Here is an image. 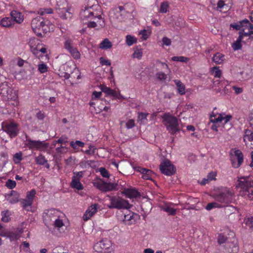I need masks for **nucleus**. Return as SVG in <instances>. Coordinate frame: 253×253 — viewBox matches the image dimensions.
I'll return each mask as SVG.
<instances>
[{"label":"nucleus","mask_w":253,"mask_h":253,"mask_svg":"<svg viewBox=\"0 0 253 253\" xmlns=\"http://www.w3.org/2000/svg\"><path fill=\"white\" fill-rule=\"evenodd\" d=\"M43 218L45 224L50 229L60 230L65 226L63 222L65 215L56 209L45 210L43 212Z\"/></svg>","instance_id":"f257e3e1"},{"label":"nucleus","mask_w":253,"mask_h":253,"mask_svg":"<svg viewBox=\"0 0 253 253\" xmlns=\"http://www.w3.org/2000/svg\"><path fill=\"white\" fill-rule=\"evenodd\" d=\"M236 188L239 189V194L242 197L253 200V177L242 176L238 177Z\"/></svg>","instance_id":"f03ea898"},{"label":"nucleus","mask_w":253,"mask_h":253,"mask_svg":"<svg viewBox=\"0 0 253 253\" xmlns=\"http://www.w3.org/2000/svg\"><path fill=\"white\" fill-rule=\"evenodd\" d=\"M31 27L34 32L38 36H42L53 30V25L48 20H44L41 16L33 18L31 21Z\"/></svg>","instance_id":"7ed1b4c3"},{"label":"nucleus","mask_w":253,"mask_h":253,"mask_svg":"<svg viewBox=\"0 0 253 253\" xmlns=\"http://www.w3.org/2000/svg\"><path fill=\"white\" fill-rule=\"evenodd\" d=\"M234 197V193L227 188H222L213 195V198L220 204H228Z\"/></svg>","instance_id":"20e7f679"},{"label":"nucleus","mask_w":253,"mask_h":253,"mask_svg":"<svg viewBox=\"0 0 253 253\" xmlns=\"http://www.w3.org/2000/svg\"><path fill=\"white\" fill-rule=\"evenodd\" d=\"M127 14L123 6H119L112 9L109 16L111 22L115 23L125 21Z\"/></svg>","instance_id":"39448f33"},{"label":"nucleus","mask_w":253,"mask_h":253,"mask_svg":"<svg viewBox=\"0 0 253 253\" xmlns=\"http://www.w3.org/2000/svg\"><path fill=\"white\" fill-rule=\"evenodd\" d=\"M162 119L167 130L171 133L174 134L179 131L178 119L175 117L167 113L162 116Z\"/></svg>","instance_id":"423d86ee"},{"label":"nucleus","mask_w":253,"mask_h":253,"mask_svg":"<svg viewBox=\"0 0 253 253\" xmlns=\"http://www.w3.org/2000/svg\"><path fill=\"white\" fill-rule=\"evenodd\" d=\"M96 6L93 5L91 6H85L84 8L82 9L80 16L83 22L91 20L94 18H97L98 19H102L101 15L97 13L96 11L94 10V7Z\"/></svg>","instance_id":"0eeeda50"},{"label":"nucleus","mask_w":253,"mask_h":253,"mask_svg":"<svg viewBox=\"0 0 253 253\" xmlns=\"http://www.w3.org/2000/svg\"><path fill=\"white\" fill-rule=\"evenodd\" d=\"M94 250L98 253H114L110 241L102 240L96 243L93 247Z\"/></svg>","instance_id":"6e6552de"},{"label":"nucleus","mask_w":253,"mask_h":253,"mask_svg":"<svg viewBox=\"0 0 253 253\" xmlns=\"http://www.w3.org/2000/svg\"><path fill=\"white\" fill-rule=\"evenodd\" d=\"M230 160L234 168H239L244 162V155L239 149H232L230 152Z\"/></svg>","instance_id":"1a4fd4ad"},{"label":"nucleus","mask_w":253,"mask_h":253,"mask_svg":"<svg viewBox=\"0 0 253 253\" xmlns=\"http://www.w3.org/2000/svg\"><path fill=\"white\" fill-rule=\"evenodd\" d=\"M110 204L108 206L110 209H129L130 205L128 202L121 198L117 197H112L110 199Z\"/></svg>","instance_id":"9d476101"},{"label":"nucleus","mask_w":253,"mask_h":253,"mask_svg":"<svg viewBox=\"0 0 253 253\" xmlns=\"http://www.w3.org/2000/svg\"><path fill=\"white\" fill-rule=\"evenodd\" d=\"M232 118V116L230 115H225L219 114L217 115H213L211 116V121L213 123L211 128L213 130L217 131V126L214 124L218 123H221L223 124H227Z\"/></svg>","instance_id":"9b49d317"},{"label":"nucleus","mask_w":253,"mask_h":253,"mask_svg":"<svg viewBox=\"0 0 253 253\" xmlns=\"http://www.w3.org/2000/svg\"><path fill=\"white\" fill-rule=\"evenodd\" d=\"M70 8L66 1L60 4L58 3L56 8L57 13L63 19L70 18L72 17V13L70 12Z\"/></svg>","instance_id":"f8f14e48"},{"label":"nucleus","mask_w":253,"mask_h":253,"mask_svg":"<svg viewBox=\"0 0 253 253\" xmlns=\"http://www.w3.org/2000/svg\"><path fill=\"white\" fill-rule=\"evenodd\" d=\"M26 145L31 150L44 151L47 147L48 144L44 141L33 140L30 139L26 140Z\"/></svg>","instance_id":"ddd939ff"},{"label":"nucleus","mask_w":253,"mask_h":253,"mask_svg":"<svg viewBox=\"0 0 253 253\" xmlns=\"http://www.w3.org/2000/svg\"><path fill=\"white\" fill-rule=\"evenodd\" d=\"M2 128L11 138L16 137L19 132L17 124L13 122L3 123Z\"/></svg>","instance_id":"4468645a"},{"label":"nucleus","mask_w":253,"mask_h":253,"mask_svg":"<svg viewBox=\"0 0 253 253\" xmlns=\"http://www.w3.org/2000/svg\"><path fill=\"white\" fill-rule=\"evenodd\" d=\"M118 219L122 220L124 223L127 225L134 224L138 217V215L128 211V213H121L118 215Z\"/></svg>","instance_id":"2eb2a0df"},{"label":"nucleus","mask_w":253,"mask_h":253,"mask_svg":"<svg viewBox=\"0 0 253 253\" xmlns=\"http://www.w3.org/2000/svg\"><path fill=\"white\" fill-rule=\"evenodd\" d=\"M161 172L166 175L170 176L175 173V169L169 160H165L160 165Z\"/></svg>","instance_id":"dca6fc26"},{"label":"nucleus","mask_w":253,"mask_h":253,"mask_svg":"<svg viewBox=\"0 0 253 253\" xmlns=\"http://www.w3.org/2000/svg\"><path fill=\"white\" fill-rule=\"evenodd\" d=\"M29 46H30L31 51L34 54H36L38 51H41L43 53L46 52V48L45 47H42L40 48L39 45L40 44V41L36 39H31L29 42Z\"/></svg>","instance_id":"f3484780"},{"label":"nucleus","mask_w":253,"mask_h":253,"mask_svg":"<svg viewBox=\"0 0 253 253\" xmlns=\"http://www.w3.org/2000/svg\"><path fill=\"white\" fill-rule=\"evenodd\" d=\"M100 208V206L98 204H94L90 206L86 210L83 215V219L85 221L89 219Z\"/></svg>","instance_id":"a211bd4d"},{"label":"nucleus","mask_w":253,"mask_h":253,"mask_svg":"<svg viewBox=\"0 0 253 253\" xmlns=\"http://www.w3.org/2000/svg\"><path fill=\"white\" fill-rule=\"evenodd\" d=\"M243 139L246 146L251 149H253V131L246 129Z\"/></svg>","instance_id":"6ab92c4d"},{"label":"nucleus","mask_w":253,"mask_h":253,"mask_svg":"<svg viewBox=\"0 0 253 253\" xmlns=\"http://www.w3.org/2000/svg\"><path fill=\"white\" fill-rule=\"evenodd\" d=\"M5 198L9 203L13 204L18 202L19 196L17 192L12 191L10 193L6 194Z\"/></svg>","instance_id":"aec40b11"},{"label":"nucleus","mask_w":253,"mask_h":253,"mask_svg":"<svg viewBox=\"0 0 253 253\" xmlns=\"http://www.w3.org/2000/svg\"><path fill=\"white\" fill-rule=\"evenodd\" d=\"M10 15L13 18L14 22H15L18 24L22 23L24 21V16L20 12L16 10H12L10 12Z\"/></svg>","instance_id":"412c9836"},{"label":"nucleus","mask_w":253,"mask_h":253,"mask_svg":"<svg viewBox=\"0 0 253 253\" xmlns=\"http://www.w3.org/2000/svg\"><path fill=\"white\" fill-rule=\"evenodd\" d=\"M102 91L107 94L111 95L116 99H121L123 98L120 92L118 93L115 90L109 87H104L102 89Z\"/></svg>","instance_id":"4be33fe9"},{"label":"nucleus","mask_w":253,"mask_h":253,"mask_svg":"<svg viewBox=\"0 0 253 253\" xmlns=\"http://www.w3.org/2000/svg\"><path fill=\"white\" fill-rule=\"evenodd\" d=\"M136 170L140 172L142 174V178L144 179H151L152 171L141 167L136 168Z\"/></svg>","instance_id":"5701e85b"},{"label":"nucleus","mask_w":253,"mask_h":253,"mask_svg":"<svg viewBox=\"0 0 253 253\" xmlns=\"http://www.w3.org/2000/svg\"><path fill=\"white\" fill-rule=\"evenodd\" d=\"M124 194L128 198H135L139 195V192L135 189L128 188L125 189L123 191Z\"/></svg>","instance_id":"b1692460"},{"label":"nucleus","mask_w":253,"mask_h":253,"mask_svg":"<svg viewBox=\"0 0 253 253\" xmlns=\"http://www.w3.org/2000/svg\"><path fill=\"white\" fill-rule=\"evenodd\" d=\"M14 25V21L9 17H4L0 21V26L3 27L9 28Z\"/></svg>","instance_id":"393cba45"},{"label":"nucleus","mask_w":253,"mask_h":253,"mask_svg":"<svg viewBox=\"0 0 253 253\" xmlns=\"http://www.w3.org/2000/svg\"><path fill=\"white\" fill-rule=\"evenodd\" d=\"M23 232L22 229L15 232H9L7 234V238H9L11 241L16 240L20 237Z\"/></svg>","instance_id":"a878e982"},{"label":"nucleus","mask_w":253,"mask_h":253,"mask_svg":"<svg viewBox=\"0 0 253 253\" xmlns=\"http://www.w3.org/2000/svg\"><path fill=\"white\" fill-rule=\"evenodd\" d=\"M216 176V173L215 172H211L207 175L206 178H204L200 182V184L202 185H204L207 183H209L210 181L212 180L215 179V176Z\"/></svg>","instance_id":"bb28decb"},{"label":"nucleus","mask_w":253,"mask_h":253,"mask_svg":"<svg viewBox=\"0 0 253 253\" xmlns=\"http://www.w3.org/2000/svg\"><path fill=\"white\" fill-rule=\"evenodd\" d=\"M225 60L224 55L219 52L215 53L212 57V61L216 64L223 63Z\"/></svg>","instance_id":"cd10ccee"},{"label":"nucleus","mask_w":253,"mask_h":253,"mask_svg":"<svg viewBox=\"0 0 253 253\" xmlns=\"http://www.w3.org/2000/svg\"><path fill=\"white\" fill-rule=\"evenodd\" d=\"M174 82L176 85L177 92L180 95H184L185 93V85L178 80H174Z\"/></svg>","instance_id":"c85d7f7f"},{"label":"nucleus","mask_w":253,"mask_h":253,"mask_svg":"<svg viewBox=\"0 0 253 253\" xmlns=\"http://www.w3.org/2000/svg\"><path fill=\"white\" fill-rule=\"evenodd\" d=\"M71 186L78 190H82L84 189V186L81 183L80 180L76 179L75 178H72Z\"/></svg>","instance_id":"c756f323"},{"label":"nucleus","mask_w":253,"mask_h":253,"mask_svg":"<svg viewBox=\"0 0 253 253\" xmlns=\"http://www.w3.org/2000/svg\"><path fill=\"white\" fill-rule=\"evenodd\" d=\"M117 186V185L116 184L104 182L101 191L103 192L113 191L116 189Z\"/></svg>","instance_id":"7c9ffc66"},{"label":"nucleus","mask_w":253,"mask_h":253,"mask_svg":"<svg viewBox=\"0 0 253 253\" xmlns=\"http://www.w3.org/2000/svg\"><path fill=\"white\" fill-rule=\"evenodd\" d=\"M161 209L167 212L169 215H174L176 214V210L173 209L170 205L166 204L163 206Z\"/></svg>","instance_id":"2f4dec72"},{"label":"nucleus","mask_w":253,"mask_h":253,"mask_svg":"<svg viewBox=\"0 0 253 253\" xmlns=\"http://www.w3.org/2000/svg\"><path fill=\"white\" fill-rule=\"evenodd\" d=\"M7 162V154L5 152L0 153V170L5 166Z\"/></svg>","instance_id":"473e14b6"},{"label":"nucleus","mask_w":253,"mask_h":253,"mask_svg":"<svg viewBox=\"0 0 253 253\" xmlns=\"http://www.w3.org/2000/svg\"><path fill=\"white\" fill-rule=\"evenodd\" d=\"M112 46L111 42L108 39H105L102 42L99 44V48L103 49H107L111 48Z\"/></svg>","instance_id":"72a5a7b5"},{"label":"nucleus","mask_w":253,"mask_h":253,"mask_svg":"<svg viewBox=\"0 0 253 253\" xmlns=\"http://www.w3.org/2000/svg\"><path fill=\"white\" fill-rule=\"evenodd\" d=\"M142 54L143 52L142 49L140 47L136 46L134 48V52L132 55V57L133 58L140 59L141 58Z\"/></svg>","instance_id":"f704fd0d"},{"label":"nucleus","mask_w":253,"mask_h":253,"mask_svg":"<svg viewBox=\"0 0 253 253\" xmlns=\"http://www.w3.org/2000/svg\"><path fill=\"white\" fill-rule=\"evenodd\" d=\"M242 36H239L236 41L232 44V47L234 50L241 49L242 48Z\"/></svg>","instance_id":"c9c22d12"},{"label":"nucleus","mask_w":253,"mask_h":253,"mask_svg":"<svg viewBox=\"0 0 253 253\" xmlns=\"http://www.w3.org/2000/svg\"><path fill=\"white\" fill-rule=\"evenodd\" d=\"M11 91V89L9 87L6 85L4 86L3 85L2 88L1 89V92H0V94H2L3 96H5L8 99L11 98L10 95H9V92Z\"/></svg>","instance_id":"e433bc0d"},{"label":"nucleus","mask_w":253,"mask_h":253,"mask_svg":"<svg viewBox=\"0 0 253 253\" xmlns=\"http://www.w3.org/2000/svg\"><path fill=\"white\" fill-rule=\"evenodd\" d=\"M35 161L38 165H44L47 162L45 157L42 154H40L38 157H36Z\"/></svg>","instance_id":"4c0bfd02"},{"label":"nucleus","mask_w":253,"mask_h":253,"mask_svg":"<svg viewBox=\"0 0 253 253\" xmlns=\"http://www.w3.org/2000/svg\"><path fill=\"white\" fill-rule=\"evenodd\" d=\"M223 206L219 202H212L209 203L206 207V209L208 211H210L213 208H220Z\"/></svg>","instance_id":"58836bf2"},{"label":"nucleus","mask_w":253,"mask_h":253,"mask_svg":"<svg viewBox=\"0 0 253 253\" xmlns=\"http://www.w3.org/2000/svg\"><path fill=\"white\" fill-rule=\"evenodd\" d=\"M137 42V39L131 35H127L126 37V43L128 46H131Z\"/></svg>","instance_id":"ea45409f"},{"label":"nucleus","mask_w":253,"mask_h":253,"mask_svg":"<svg viewBox=\"0 0 253 253\" xmlns=\"http://www.w3.org/2000/svg\"><path fill=\"white\" fill-rule=\"evenodd\" d=\"M10 212L6 210L1 212V220L4 222H8L10 220Z\"/></svg>","instance_id":"a19ab883"},{"label":"nucleus","mask_w":253,"mask_h":253,"mask_svg":"<svg viewBox=\"0 0 253 253\" xmlns=\"http://www.w3.org/2000/svg\"><path fill=\"white\" fill-rule=\"evenodd\" d=\"M68 52H69L73 57L76 59H79L81 57V54L80 52L75 47L70 49Z\"/></svg>","instance_id":"79ce46f5"},{"label":"nucleus","mask_w":253,"mask_h":253,"mask_svg":"<svg viewBox=\"0 0 253 253\" xmlns=\"http://www.w3.org/2000/svg\"><path fill=\"white\" fill-rule=\"evenodd\" d=\"M38 67V71L41 74L46 73L48 71V66L42 62L39 64Z\"/></svg>","instance_id":"37998d69"},{"label":"nucleus","mask_w":253,"mask_h":253,"mask_svg":"<svg viewBox=\"0 0 253 253\" xmlns=\"http://www.w3.org/2000/svg\"><path fill=\"white\" fill-rule=\"evenodd\" d=\"M36 194V191L34 189L31 190L30 191L27 193L26 199L28 200H30V201L33 203Z\"/></svg>","instance_id":"c03bdc74"},{"label":"nucleus","mask_w":253,"mask_h":253,"mask_svg":"<svg viewBox=\"0 0 253 253\" xmlns=\"http://www.w3.org/2000/svg\"><path fill=\"white\" fill-rule=\"evenodd\" d=\"M84 143L80 140H77L75 142L71 141L70 142V146L74 149H77L78 147H83Z\"/></svg>","instance_id":"a18cd8bd"},{"label":"nucleus","mask_w":253,"mask_h":253,"mask_svg":"<svg viewBox=\"0 0 253 253\" xmlns=\"http://www.w3.org/2000/svg\"><path fill=\"white\" fill-rule=\"evenodd\" d=\"M22 160V153L21 152L16 153L13 155V161L15 164H18L20 163Z\"/></svg>","instance_id":"49530a36"},{"label":"nucleus","mask_w":253,"mask_h":253,"mask_svg":"<svg viewBox=\"0 0 253 253\" xmlns=\"http://www.w3.org/2000/svg\"><path fill=\"white\" fill-rule=\"evenodd\" d=\"M74 46H73V41L71 39H66L64 42V47L68 51L73 48Z\"/></svg>","instance_id":"de8ad7c7"},{"label":"nucleus","mask_w":253,"mask_h":253,"mask_svg":"<svg viewBox=\"0 0 253 253\" xmlns=\"http://www.w3.org/2000/svg\"><path fill=\"white\" fill-rule=\"evenodd\" d=\"M245 224L249 227V228L253 231V216L246 218L244 219Z\"/></svg>","instance_id":"09e8293b"},{"label":"nucleus","mask_w":253,"mask_h":253,"mask_svg":"<svg viewBox=\"0 0 253 253\" xmlns=\"http://www.w3.org/2000/svg\"><path fill=\"white\" fill-rule=\"evenodd\" d=\"M243 23H245V24H246V26L248 28V32L253 35V36L251 37V39L253 40V25L247 19L243 20Z\"/></svg>","instance_id":"8fccbe9b"},{"label":"nucleus","mask_w":253,"mask_h":253,"mask_svg":"<svg viewBox=\"0 0 253 253\" xmlns=\"http://www.w3.org/2000/svg\"><path fill=\"white\" fill-rule=\"evenodd\" d=\"M211 72L216 78H220L222 74L221 70L217 67H213L211 69Z\"/></svg>","instance_id":"3c124183"},{"label":"nucleus","mask_w":253,"mask_h":253,"mask_svg":"<svg viewBox=\"0 0 253 253\" xmlns=\"http://www.w3.org/2000/svg\"><path fill=\"white\" fill-rule=\"evenodd\" d=\"M21 204L22 205V207L26 209L27 211L29 210V209L31 208V206L32 205L33 203H32L30 200H28L26 198L23 199L22 202Z\"/></svg>","instance_id":"603ef678"},{"label":"nucleus","mask_w":253,"mask_h":253,"mask_svg":"<svg viewBox=\"0 0 253 253\" xmlns=\"http://www.w3.org/2000/svg\"><path fill=\"white\" fill-rule=\"evenodd\" d=\"M171 60L173 61L187 62L188 61V58L184 56H173Z\"/></svg>","instance_id":"864d4df0"},{"label":"nucleus","mask_w":253,"mask_h":253,"mask_svg":"<svg viewBox=\"0 0 253 253\" xmlns=\"http://www.w3.org/2000/svg\"><path fill=\"white\" fill-rule=\"evenodd\" d=\"M139 34L141 36V38L144 40H146L150 35V32L146 30H143L139 32Z\"/></svg>","instance_id":"5fc2aeb1"},{"label":"nucleus","mask_w":253,"mask_h":253,"mask_svg":"<svg viewBox=\"0 0 253 253\" xmlns=\"http://www.w3.org/2000/svg\"><path fill=\"white\" fill-rule=\"evenodd\" d=\"M16 182L14 180H12L10 179H8L5 183V186L9 189H11L14 188L16 186Z\"/></svg>","instance_id":"6e6d98bb"},{"label":"nucleus","mask_w":253,"mask_h":253,"mask_svg":"<svg viewBox=\"0 0 253 253\" xmlns=\"http://www.w3.org/2000/svg\"><path fill=\"white\" fill-rule=\"evenodd\" d=\"M156 76L161 81H165L167 79V75L162 72H159L157 73Z\"/></svg>","instance_id":"4d7b16f0"},{"label":"nucleus","mask_w":253,"mask_h":253,"mask_svg":"<svg viewBox=\"0 0 253 253\" xmlns=\"http://www.w3.org/2000/svg\"><path fill=\"white\" fill-rule=\"evenodd\" d=\"M169 5L167 2H163L161 5L160 12L161 13H166L168 11Z\"/></svg>","instance_id":"13d9d810"},{"label":"nucleus","mask_w":253,"mask_h":253,"mask_svg":"<svg viewBox=\"0 0 253 253\" xmlns=\"http://www.w3.org/2000/svg\"><path fill=\"white\" fill-rule=\"evenodd\" d=\"M53 10L51 8H45L44 9H41L39 11V14H40V15H43L44 14H51L52 13Z\"/></svg>","instance_id":"bf43d9fd"},{"label":"nucleus","mask_w":253,"mask_h":253,"mask_svg":"<svg viewBox=\"0 0 253 253\" xmlns=\"http://www.w3.org/2000/svg\"><path fill=\"white\" fill-rule=\"evenodd\" d=\"M99 61L101 65L110 66L111 64V62L109 60L105 59L103 57L99 58Z\"/></svg>","instance_id":"052dcab7"},{"label":"nucleus","mask_w":253,"mask_h":253,"mask_svg":"<svg viewBox=\"0 0 253 253\" xmlns=\"http://www.w3.org/2000/svg\"><path fill=\"white\" fill-rule=\"evenodd\" d=\"M36 117L38 120L42 121L44 119L45 115L43 112L39 110L36 113Z\"/></svg>","instance_id":"680f3d73"},{"label":"nucleus","mask_w":253,"mask_h":253,"mask_svg":"<svg viewBox=\"0 0 253 253\" xmlns=\"http://www.w3.org/2000/svg\"><path fill=\"white\" fill-rule=\"evenodd\" d=\"M99 171L103 177L106 178L109 177L108 171L104 168H100Z\"/></svg>","instance_id":"e2e57ef3"},{"label":"nucleus","mask_w":253,"mask_h":253,"mask_svg":"<svg viewBox=\"0 0 253 253\" xmlns=\"http://www.w3.org/2000/svg\"><path fill=\"white\" fill-rule=\"evenodd\" d=\"M84 174V171L74 172V175L72 178H75L76 179L81 180L83 177Z\"/></svg>","instance_id":"0e129e2a"},{"label":"nucleus","mask_w":253,"mask_h":253,"mask_svg":"<svg viewBox=\"0 0 253 253\" xmlns=\"http://www.w3.org/2000/svg\"><path fill=\"white\" fill-rule=\"evenodd\" d=\"M245 23H243V21L240 22V24H231L230 27L236 30H240L241 27L244 26Z\"/></svg>","instance_id":"69168bd1"},{"label":"nucleus","mask_w":253,"mask_h":253,"mask_svg":"<svg viewBox=\"0 0 253 253\" xmlns=\"http://www.w3.org/2000/svg\"><path fill=\"white\" fill-rule=\"evenodd\" d=\"M55 150L59 154H64L67 152V148L65 147L60 146L56 148Z\"/></svg>","instance_id":"338daca9"},{"label":"nucleus","mask_w":253,"mask_h":253,"mask_svg":"<svg viewBox=\"0 0 253 253\" xmlns=\"http://www.w3.org/2000/svg\"><path fill=\"white\" fill-rule=\"evenodd\" d=\"M226 237L222 234H219L218 236L217 242L219 244H222L225 243L226 241Z\"/></svg>","instance_id":"774afa93"}]
</instances>
